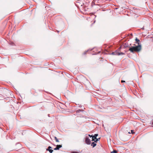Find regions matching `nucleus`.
<instances>
[{"instance_id":"obj_9","label":"nucleus","mask_w":153,"mask_h":153,"mask_svg":"<svg viewBox=\"0 0 153 153\" xmlns=\"http://www.w3.org/2000/svg\"><path fill=\"white\" fill-rule=\"evenodd\" d=\"M117 151L116 150H114L113 151L111 152V153H117Z\"/></svg>"},{"instance_id":"obj_3","label":"nucleus","mask_w":153,"mask_h":153,"mask_svg":"<svg viewBox=\"0 0 153 153\" xmlns=\"http://www.w3.org/2000/svg\"><path fill=\"white\" fill-rule=\"evenodd\" d=\"M51 148H52L51 146H49L47 149V150L49 151L50 153H52L53 152V150L51 149Z\"/></svg>"},{"instance_id":"obj_10","label":"nucleus","mask_w":153,"mask_h":153,"mask_svg":"<svg viewBox=\"0 0 153 153\" xmlns=\"http://www.w3.org/2000/svg\"><path fill=\"white\" fill-rule=\"evenodd\" d=\"M98 135V134H94V136L95 137H97V136Z\"/></svg>"},{"instance_id":"obj_13","label":"nucleus","mask_w":153,"mask_h":153,"mask_svg":"<svg viewBox=\"0 0 153 153\" xmlns=\"http://www.w3.org/2000/svg\"><path fill=\"white\" fill-rule=\"evenodd\" d=\"M54 138L55 139V140H56L57 139H58L56 137H54Z\"/></svg>"},{"instance_id":"obj_7","label":"nucleus","mask_w":153,"mask_h":153,"mask_svg":"<svg viewBox=\"0 0 153 153\" xmlns=\"http://www.w3.org/2000/svg\"><path fill=\"white\" fill-rule=\"evenodd\" d=\"M62 147V146L61 145H57L56 146V147L58 149V150H59V148H61Z\"/></svg>"},{"instance_id":"obj_8","label":"nucleus","mask_w":153,"mask_h":153,"mask_svg":"<svg viewBox=\"0 0 153 153\" xmlns=\"http://www.w3.org/2000/svg\"><path fill=\"white\" fill-rule=\"evenodd\" d=\"M91 137H92V141H95V139H96V137H95L94 136L91 135Z\"/></svg>"},{"instance_id":"obj_1","label":"nucleus","mask_w":153,"mask_h":153,"mask_svg":"<svg viewBox=\"0 0 153 153\" xmlns=\"http://www.w3.org/2000/svg\"><path fill=\"white\" fill-rule=\"evenodd\" d=\"M141 49V45H139L136 46H133L129 48V51L132 53L139 52Z\"/></svg>"},{"instance_id":"obj_17","label":"nucleus","mask_w":153,"mask_h":153,"mask_svg":"<svg viewBox=\"0 0 153 153\" xmlns=\"http://www.w3.org/2000/svg\"><path fill=\"white\" fill-rule=\"evenodd\" d=\"M56 142H59V141L58 140V139H57L56 140Z\"/></svg>"},{"instance_id":"obj_2","label":"nucleus","mask_w":153,"mask_h":153,"mask_svg":"<svg viewBox=\"0 0 153 153\" xmlns=\"http://www.w3.org/2000/svg\"><path fill=\"white\" fill-rule=\"evenodd\" d=\"M85 142L86 143L88 144H90L91 143L90 140L87 137H86L85 139Z\"/></svg>"},{"instance_id":"obj_16","label":"nucleus","mask_w":153,"mask_h":153,"mask_svg":"<svg viewBox=\"0 0 153 153\" xmlns=\"http://www.w3.org/2000/svg\"><path fill=\"white\" fill-rule=\"evenodd\" d=\"M121 82H125V81L124 80H122Z\"/></svg>"},{"instance_id":"obj_6","label":"nucleus","mask_w":153,"mask_h":153,"mask_svg":"<svg viewBox=\"0 0 153 153\" xmlns=\"http://www.w3.org/2000/svg\"><path fill=\"white\" fill-rule=\"evenodd\" d=\"M135 41L136 42V43H137L138 45H140L139 44L140 40L138 39L137 38L135 39Z\"/></svg>"},{"instance_id":"obj_12","label":"nucleus","mask_w":153,"mask_h":153,"mask_svg":"<svg viewBox=\"0 0 153 153\" xmlns=\"http://www.w3.org/2000/svg\"><path fill=\"white\" fill-rule=\"evenodd\" d=\"M133 130H131V133H132V134H134V132H133Z\"/></svg>"},{"instance_id":"obj_18","label":"nucleus","mask_w":153,"mask_h":153,"mask_svg":"<svg viewBox=\"0 0 153 153\" xmlns=\"http://www.w3.org/2000/svg\"><path fill=\"white\" fill-rule=\"evenodd\" d=\"M88 136L90 137H91V135H89Z\"/></svg>"},{"instance_id":"obj_4","label":"nucleus","mask_w":153,"mask_h":153,"mask_svg":"<svg viewBox=\"0 0 153 153\" xmlns=\"http://www.w3.org/2000/svg\"><path fill=\"white\" fill-rule=\"evenodd\" d=\"M112 54L113 55H120V54H123V53H117V52H113L112 53Z\"/></svg>"},{"instance_id":"obj_19","label":"nucleus","mask_w":153,"mask_h":153,"mask_svg":"<svg viewBox=\"0 0 153 153\" xmlns=\"http://www.w3.org/2000/svg\"><path fill=\"white\" fill-rule=\"evenodd\" d=\"M152 124L153 125V122L152 123Z\"/></svg>"},{"instance_id":"obj_15","label":"nucleus","mask_w":153,"mask_h":153,"mask_svg":"<svg viewBox=\"0 0 153 153\" xmlns=\"http://www.w3.org/2000/svg\"><path fill=\"white\" fill-rule=\"evenodd\" d=\"M54 150H58V149L57 148H56H56H55L54 149Z\"/></svg>"},{"instance_id":"obj_5","label":"nucleus","mask_w":153,"mask_h":153,"mask_svg":"<svg viewBox=\"0 0 153 153\" xmlns=\"http://www.w3.org/2000/svg\"><path fill=\"white\" fill-rule=\"evenodd\" d=\"M95 142L92 143L91 144V146H92L93 147H94L96 145V144L95 143Z\"/></svg>"},{"instance_id":"obj_11","label":"nucleus","mask_w":153,"mask_h":153,"mask_svg":"<svg viewBox=\"0 0 153 153\" xmlns=\"http://www.w3.org/2000/svg\"><path fill=\"white\" fill-rule=\"evenodd\" d=\"M72 153H79L78 152L74 151V152H72Z\"/></svg>"},{"instance_id":"obj_20","label":"nucleus","mask_w":153,"mask_h":153,"mask_svg":"<svg viewBox=\"0 0 153 153\" xmlns=\"http://www.w3.org/2000/svg\"><path fill=\"white\" fill-rule=\"evenodd\" d=\"M128 133H129V134H130V132H128Z\"/></svg>"},{"instance_id":"obj_14","label":"nucleus","mask_w":153,"mask_h":153,"mask_svg":"<svg viewBox=\"0 0 153 153\" xmlns=\"http://www.w3.org/2000/svg\"><path fill=\"white\" fill-rule=\"evenodd\" d=\"M100 139V138H99V139H96V141H95V142H97V141H98L99 139Z\"/></svg>"}]
</instances>
